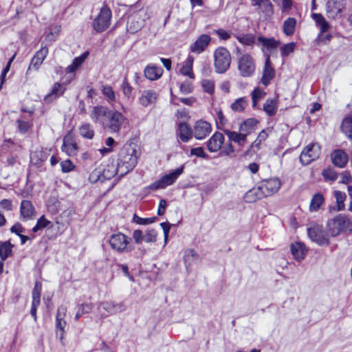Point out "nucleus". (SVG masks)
<instances>
[{
  "label": "nucleus",
  "instance_id": "nucleus-52",
  "mask_svg": "<svg viewBox=\"0 0 352 352\" xmlns=\"http://www.w3.org/2000/svg\"><path fill=\"white\" fill-rule=\"evenodd\" d=\"M157 233L155 230H147L144 235V241L146 243H154L156 241Z\"/></svg>",
  "mask_w": 352,
  "mask_h": 352
},
{
  "label": "nucleus",
  "instance_id": "nucleus-43",
  "mask_svg": "<svg viewBox=\"0 0 352 352\" xmlns=\"http://www.w3.org/2000/svg\"><path fill=\"white\" fill-rule=\"evenodd\" d=\"M342 131L350 139H352V116H346L341 124Z\"/></svg>",
  "mask_w": 352,
  "mask_h": 352
},
{
  "label": "nucleus",
  "instance_id": "nucleus-42",
  "mask_svg": "<svg viewBox=\"0 0 352 352\" xmlns=\"http://www.w3.org/2000/svg\"><path fill=\"white\" fill-rule=\"evenodd\" d=\"M67 325V322L65 320H56V337L59 338L62 345H64L63 340L64 335L65 333V327Z\"/></svg>",
  "mask_w": 352,
  "mask_h": 352
},
{
  "label": "nucleus",
  "instance_id": "nucleus-48",
  "mask_svg": "<svg viewBox=\"0 0 352 352\" xmlns=\"http://www.w3.org/2000/svg\"><path fill=\"white\" fill-rule=\"evenodd\" d=\"M89 180L91 183H96L98 182H104L102 177V168H98L94 169L89 175Z\"/></svg>",
  "mask_w": 352,
  "mask_h": 352
},
{
  "label": "nucleus",
  "instance_id": "nucleus-35",
  "mask_svg": "<svg viewBox=\"0 0 352 352\" xmlns=\"http://www.w3.org/2000/svg\"><path fill=\"white\" fill-rule=\"evenodd\" d=\"M13 247V244L10 241L0 242V258L2 261H5L12 256Z\"/></svg>",
  "mask_w": 352,
  "mask_h": 352
},
{
  "label": "nucleus",
  "instance_id": "nucleus-22",
  "mask_svg": "<svg viewBox=\"0 0 352 352\" xmlns=\"http://www.w3.org/2000/svg\"><path fill=\"white\" fill-rule=\"evenodd\" d=\"M311 18L315 21L316 25L320 28V36L328 32L331 28L330 23L320 13H313Z\"/></svg>",
  "mask_w": 352,
  "mask_h": 352
},
{
  "label": "nucleus",
  "instance_id": "nucleus-27",
  "mask_svg": "<svg viewBox=\"0 0 352 352\" xmlns=\"http://www.w3.org/2000/svg\"><path fill=\"white\" fill-rule=\"evenodd\" d=\"M274 76V70L272 68L269 56L267 57L265 63V67L263 69V76L261 79V82L265 86H267L271 80Z\"/></svg>",
  "mask_w": 352,
  "mask_h": 352
},
{
  "label": "nucleus",
  "instance_id": "nucleus-26",
  "mask_svg": "<svg viewBox=\"0 0 352 352\" xmlns=\"http://www.w3.org/2000/svg\"><path fill=\"white\" fill-rule=\"evenodd\" d=\"M291 252L297 261H300L304 259L307 250L303 243L297 242L291 245Z\"/></svg>",
  "mask_w": 352,
  "mask_h": 352
},
{
  "label": "nucleus",
  "instance_id": "nucleus-28",
  "mask_svg": "<svg viewBox=\"0 0 352 352\" xmlns=\"http://www.w3.org/2000/svg\"><path fill=\"white\" fill-rule=\"evenodd\" d=\"M263 197H265L261 191L258 184L256 187L249 190L244 195V199L248 203L255 202Z\"/></svg>",
  "mask_w": 352,
  "mask_h": 352
},
{
  "label": "nucleus",
  "instance_id": "nucleus-45",
  "mask_svg": "<svg viewBox=\"0 0 352 352\" xmlns=\"http://www.w3.org/2000/svg\"><path fill=\"white\" fill-rule=\"evenodd\" d=\"M267 136L268 134L265 130H262L259 133L257 138L251 144V148L254 152H256L261 148V144L266 140Z\"/></svg>",
  "mask_w": 352,
  "mask_h": 352
},
{
  "label": "nucleus",
  "instance_id": "nucleus-53",
  "mask_svg": "<svg viewBox=\"0 0 352 352\" xmlns=\"http://www.w3.org/2000/svg\"><path fill=\"white\" fill-rule=\"evenodd\" d=\"M202 87L205 92L212 94L214 90V82L210 80H203L201 82Z\"/></svg>",
  "mask_w": 352,
  "mask_h": 352
},
{
  "label": "nucleus",
  "instance_id": "nucleus-7",
  "mask_svg": "<svg viewBox=\"0 0 352 352\" xmlns=\"http://www.w3.org/2000/svg\"><path fill=\"white\" fill-rule=\"evenodd\" d=\"M148 18V14L144 10L131 14L127 21L126 30L128 32L131 34L138 32L143 28L145 21Z\"/></svg>",
  "mask_w": 352,
  "mask_h": 352
},
{
  "label": "nucleus",
  "instance_id": "nucleus-8",
  "mask_svg": "<svg viewBox=\"0 0 352 352\" xmlns=\"http://www.w3.org/2000/svg\"><path fill=\"white\" fill-rule=\"evenodd\" d=\"M184 168V166L182 165L179 168L174 170L170 173L164 175L159 180L152 183L148 186V188L153 190H155L158 189H164L166 187L173 184L179 176L183 173Z\"/></svg>",
  "mask_w": 352,
  "mask_h": 352
},
{
  "label": "nucleus",
  "instance_id": "nucleus-2",
  "mask_svg": "<svg viewBox=\"0 0 352 352\" xmlns=\"http://www.w3.org/2000/svg\"><path fill=\"white\" fill-rule=\"evenodd\" d=\"M138 163L137 151L132 144H124L120 150L117 165L123 177L132 170Z\"/></svg>",
  "mask_w": 352,
  "mask_h": 352
},
{
  "label": "nucleus",
  "instance_id": "nucleus-33",
  "mask_svg": "<svg viewBox=\"0 0 352 352\" xmlns=\"http://www.w3.org/2000/svg\"><path fill=\"white\" fill-rule=\"evenodd\" d=\"M102 172L104 181L111 179L116 175L121 177L120 173L118 170V166L117 165L116 166L113 163L108 164L106 168H102Z\"/></svg>",
  "mask_w": 352,
  "mask_h": 352
},
{
  "label": "nucleus",
  "instance_id": "nucleus-44",
  "mask_svg": "<svg viewBox=\"0 0 352 352\" xmlns=\"http://www.w3.org/2000/svg\"><path fill=\"white\" fill-rule=\"evenodd\" d=\"M79 132L82 137L91 140L94 136V131L90 124L85 123L79 128Z\"/></svg>",
  "mask_w": 352,
  "mask_h": 352
},
{
  "label": "nucleus",
  "instance_id": "nucleus-39",
  "mask_svg": "<svg viewBox=\"0 0 352 352\" xmlns=\"http://www.w3.org/2000/svg\"><path fill=\"white\" fill-rule=\"evenodd\" d=\"M296 25V20L293 17H289L283 23V32L287 36H291L294 33Z\"/></svg>",
  "mask_w": 352,
  "mask_h": 352
},
{
  "label": "nucleus",
  "instance_id": "nucleus-32",
  "mask_svg": "<svg viewBox=\"0 0 352 352\" xmlns=\"http://www.w3.org/2000/svg\"><path fill=\"white\" fill-rule=\"evenodd\" d=\"M88 56V52H85L80 56L75 58L71 65L66 68V72L67 74L74 73L85 62V59Z\"/></svg>",
  "mask_w": 352,
  "mask_h": 352
},
{
  "label": "nucleus",
  "instance_id": "nucleus-38",
  "mask_svg": "<svg viewBox=\"0 0 352 352\" xmlns=\"http://www.w3.org/2000/svg\"><path fill=\"white\" fill-rule=\"evenodd\" d=\"M235 38L245 46H252L256 41V36L252 34H240L235 35Z\"/></svg>",
  "mask_w": 352,
  "mask_h": 352
},
{
  "label": "nucleus",
  "instance_id": "nucleus-6",
  "mask_svg": "<svg viewBox=\"0 0 352 352\" xmlns=\"http://www.w3.org/2000/svg\"><path fill=\"white\" fill-rule=\"evenodd\" d=\"M131 242V239L121 232L112 234L109 239L111 248L119 253L131 252L133 249Z\"/></svg>",
  "mask_w": 352,
  "mask_h": 352
},
{
  "label": "nucleus",
  "instance_id": "nucleus-49",
  "mask_svg": "<svg viewBox=\"0 0 352 352\" xmlns=\"http://www.w3.org/2000/svg\"><path fill=\"white\" fill-rule=\"evenodd\" d=\"M121 89L122 91V93L125 97L127 98H129L132 94L133 88L132 86L129 84L127 78L125 76L122 80V85H121Z\"/></svg>",
  "mask_w": 352,
  "mask_h": 352
},
{
  "label": "nucleus",
  "instance_id": "nucleus-3",
  "mask_svg": "<svg viewBox=\"0 0 352 352\" xmlns=\"http://www.w3.org/2000/svg\"><path fill=\"white\" fill-rule=\"evenodd\" d=\"M326 229L332 237H336L342 233L352 232V221L346 215L339 214L327 221Z\"/></svg>",
  "mask_w": 352,
  "mask_h": 352
},
{
  "label": "nucleus",
  "instance_id": "nucleus-37",
  "mask_svg": "<svg viewBox=\"0 0 352 352\" xmlns=\"http://www.w3.org/2000/svg\"><path fill=\"white\" fill-rule=\"evenodd\" d=\"M324 199L321 193H316L312 197L309 204V210L311 212L318 211L320 206L324 204Z\"/></svg>",
  "mask_w": 352,
  "mask_h": 352
},
{
  "label": "nucleus",
  "instance_id": "nucleus-4",
  "mask_svg": "<svg viewBox=\"0 0 352 352\" xmlns=\"http://www.w3.org/2000/svg\"><path fill=\"white\" fill-rule=\"evenodd\" d=\"M237 60V69L239 75L243 78L252 76L256 70V62L252 55L245 53L243 54L239 47L235 50Z\"/></svg>",
  "mask_w": 352,
  "mask_h": 352
},
{
  "label": "nucleus",
  "instance_id": "nucleus-58",
  "mask_svg": "<svg viewBox=\"0 0 352 352\" xmlns=\"http://www.w3.org/2000/svg\"><path fill=\"white\" fill-rule=\"evenodd\" d=\"M263 8V12L265 14H271L273 12V6L270 0H262L259 6Z\"/></svg>",
  "mask_w": 352,
  "mask_h": 352
},
{
  "label": "nucleus",
  "instance_id": "nucleus-9",
  "mask_svg": "<svg viewBox=\"0 0 352 352\" xmlns=\"http://www.w3.org/2000/svg\"><path fill=\"white\" fill-rule=\"evenodd\" d=\"M111 11L107 6H104L93 22V28L97 32H102L106 30L111 23Z\"/></svg>",
  "mask_w": 352,
  "mask_h": 352
},
{
  "label": "nucleus",
  "instance_id": "nucleus-31",
  "mask_svg": "<svg viewBox=\"0 0 352 352\" xmlns=\"http://www.w3.org/2000/svg\"><path fill=\"white\" fill-rule=\"evenodd\" d=\"M224 133L228 136L230 141H233L240 146H243L245 142V134L242 133H237L235 131H231L228 129L223 131Z\"/></svg>",
  "mask_w": 352,
  "mask_h": 352
},
{
  "label": "nucleus",
  "instance_id": "nucleus-23",
  "mask_svg": "<svg viewBox=\"0 0 352 352\" xmlns=\"http://www.w3.org/2000/svg\"><path fill=\"white\" fill-rule=\"evenodd\" d=\"M66 90V87L64 84L56 82L54 84L50 93H49L45 97V100L47 102H50L52 100L58 98L62 96Z\"/></svg>",
  "mask_w": 352,
  "mask_h": 352
},
{
  "label": "nucleus",
  "instance_id": "nucleus-18",
  "mask_svg": "<svg viewBox=\"0 0 352 352\" xmlns=\"http://www.w3.org/2000/svg\"><path fill=\"white\" fill-rule=\"evenodd\" d=\"M47 54V47H42L38 52H36L34 56L32 58L27 72H28V71H30L32 68L34 69L35 70H38Z\"/></svg>",
  "mask_w": 352,
  "mask_h": 352
},
{
  "label": "nucleus",
  "instance_id": "nucleus-57",
  "mask_svg": "<svg viewBox=\"0 0 352 352\" xmlns=\"http://www.w3.org/2000/svg\"><path fill=\"white\" fill-rule=\"evenodd\" d=\"M191 155H195L199 157L207 159L208 158V155L205 153L204 148L202 147H196L193 148L190 150Z\"/></svg>",
  "mask_w": 352,
  "mask_h": 352
},
{
  "label": "nucleus",
  "instance_id": "nucleus-41",
  "mask_svg": "<svg viewBox=\"0 0 352 352\" xmlns=\"http://www.w3.org/2000/svg\"><path fill=\"white\" fill-rule=\"evenodd\" d=\"M248 104V100L245 97L236 99L230 105V108L235 112H243Z\"/></svg>",
  "mask_w": 352,
  "mask_h": 352
},
{
  "label": "nucleus",
  "instance_id": "nucleus-12",
  "mask_svg": "<svg viewBox=\"0 0 352 352\" xmlns=\"http://www.w3.org/2000/svg\"><path fill=\"white\" fill-rule=\"evenodd\" d=\"M320 153L319 145L317 144H310L301 152L300 162L303 165L309 164L311 162L319 157Z\"/></svg>",
  "mask_w": 352,
  "mask_h": 352
},
{
  "label": "nucleus",
  "instance_id": "nucleus-16",
  "mask_svg": "<svg viewBox=\"0 0 352 352\" xmlns=\"http://www.w3.org/2000/svg\"><path fill=\"white\" fill-rule=\"evenodd\" d=\"M61 150L69 156L73 157L76 155L78 151V146L75 142L72 133H67L63 138V143L61 146Z\"/></svg>",
  "mask_w": 352,
  "mask_h": 352
},
{
  "label": "nucleus",
  "instance_id": "nucleus-54",
  "mask_svg": "<svg viewBox=\"0 0 352 352\" xmlns=\"http://www.w3.org/2000/svg\"><path fill=\"white\" fill-rule=\"evenodd\" d=\"M294 47H295V43H289L284 45L280 48L281 55L283 56H289L292 52H294Z\"/></svg>",
  "mask_w": 352,
  "mask_h": 352
},
{
  "label": "nucleus",
  "instance_id": "nucleus-21",
  "mask_svg": "<svg viewBox=\"0 0 352 352\" xmlns=\"http://www.w3.org/2000/svg\"><path fill=\"white\" fill-rule=\"evenodd\" d=\"M20 215L23 220L31 219L35 215V209L30 201L23 200L21 201Z\"/></svg>",
  "mask_w": 352,
  "mask_h": 352
},
{
  "label": "nucleus",
  "instance_id": "nucleus-19",
  "mask_svg": "<svg viewBox=\"0 0 352 352\" xmlns=\"http://www.w3.org/2000/svg\"><path fill=\"white\" fill-rule=\"evenodd\" d=\"M211 38L208 34H201L198 38L190 45V51L194 53L200 54L204 51L209 45Z\"/></svg>",
  "mask_w": 352,
  "mask_h": 352
},
{
  "label": "nucleus",
  "instance_id": "nucleus-34",
  "mask_svg": "<svg viewBox=\"0 0 352 352\" xmlns=\"http://www.w3.org/2000/svg\"><path fill=\"white\" fill-rule=\"evenodd\" d=\"M258 41L269 52L276 49L280 44L278 41H276L273 38H265L263 36H259L258 38Z\"/></svg>",
  "mask_w": 352,
  "mask_h": 352
},
{
  "label": "nucleus",
  "instance_id": "nucleus-63",
  "mask_svg": "<svg viewBox=\"0 0 352 352\" xmlns=\"http://www.w3.org/2000/svg\"><path fill=\"white\" fill-rule=\"evenodd\" d=\"M258 122L254 118H249L243 122V127H247L250 131H253Z\"/></svg>",
  "mask_w": 352,
  "mask_h": 352
},
{
  "label": "nucleus",
  "instance_id": "nucleus-47",
  "mask_svg": "<svg viewBox=\"0 0 352 352\" xmlns=\"http://www.w3.org/2000/svg\"><path fill=\"white\" fill-rule=\"evenodd\" d=\"M265 95V92L261 89L255 88L252 92V107L253 109L257 108V104Z\"/></svg>",
  "mask_w": 352,
  "mask_h": 352
},
{
  "label": "nucleus",
  "instance_id": "nucleus-1",
  "mask_svg": "<svg viewBox=\"0 0 352 352\" xmlns=\"http://www.w3.org/2000/svg\"><path fill=\"white\" fill-rule=\"evenodd\" d=\"M90 118L94 122L99 124L104 130L116 133L120 131L126 121V118L121 112L102 105L93 107Z\"/></svg>",
  "mask_w": 352,
  "mask_h": 352
},
{
  "label": "nucleus",
  "instance_id": "nucleus-17",
  "mask_svg": "<svg viewBox=\"0 0 352 352\" xmlns=\"http://www.w3.org/2000/svg\"><path fill=\"white\" fill-rule=\"evenodd\" d=\"M224 136L220 132H215L207 142V148L210 152H217L224 142Z\"/></svg>",
  "mask_w": 352,
  "mask_h": 352
},
{
  "label": "nucleus",
  "instance_id": "nucleus-25",
  "mask_svg": "<svg viewBox=\"0 0 352 352\" xmlns=\"http://www.w3.org/2000/svg\"><path fill=\"white\" fill-rule=\"evenodd\" d=\"M278 98H268L264 102L263 105V110L268 116H274L278 110Z\"/></svg>",
  "mask_w": 352,
  "mask_h": 352
},
{
  "label": "nucleus",
  "instance_id": "nucleus-36",
  "mask_svg": "<svg viewBox=\"0 0 352 352\" xmlns=\"http://www.w3.org/2000/svg\"><path fill=\"white\" fill-rule=\"evenodd\" d=\"M194 58L192 56H188L187 60L185 61L184 64L180 69V73L186 76H188L189 78L194 79L195 75L192 73V64H193Z\"/></svg>",
  "mask_w": 352,
  "mask_h": 352
},
{
  "label": "nucleus",
  "instance_id": "nucleus-59",
  "mask_svg": "<svg viewBox=\"0 0 352 352\" xmlns=\"http://www.w3.org/2000/svg\"><path fill=\"white\" fill-rule=\"evenodd\" d=\"M234 153V149L231 143H229L223 148L220 152L221 156H232Z\"/></svg>",
  "mask_w": 352,
  "mask_h": 352
},
{
  "label": "nucleus",
  "instance_id": "nucleus-15",
  "mask_svg": "<svg viewBox=\"0 0 352 352\" xmlns=\"http://www.w3.org/2000/svg\"><path fill=\"white\" fill-rule=\"evenodd\" d=\"M211 131V124L208 122L200 120L195 123L192 135L197 140H202L207 137Z\"/></svg>",
  "mask_w": 352,
  "mask_h": 352
},
{
  "label": "nucleus",
  "instance_id": "nucleus-5",
  "mask_svg": "<svg viewBox=\"0 0 352 352\" xmlns=\"http://www.w3.org/2000/svg\"><path fill=\"white\" fill-rule=\"evenodd\" d=\"M214 68L217 73L223 74L230 67L231 56L229 51L223 47H218L214 53Z\"/></svg>",
  "mask_w": 352,
  "mask_h": 352
},
{
  "label": "nucleus",
  "instance_id": "nucleus-13",
  "mask_svg": "<svg viewBox=\"0 0 352 352\" xmlns=\"http://www.w3.org/2000/svg\"><path fill=\"white\" fill-rule=\"evenodd\" d=\"M258 186L266 197L276 193L280 189L281 182L278 178L273 177L261 181Z\"/></svg>",
  "mask_w": 352,
  "mask_h": 352
},
{
  "label": "nucleus",
  "instance_id": "nucleus-46",
  "mask_svg": "<svg viewBox=\"0 0 352 352\" xmlns=\"http://www.w3.org/2000/svg\"><path fill=\"white\" fill-rule=\"evenodd\" d=\"M93 308L94 304L91 302L80 305L74 318L75 320L78 321L83 314L89 313Z\"/></svg>",
  "mask_w": 352,
  "mask_h": 352
},
{
  "label": "nucleus",
  "instance_id": "nucleus-29",
  "mask_svg": "<svg viewBox=\"0 0 352 352\" xmlns=\"http://www.w3.org/2000/svg\"><path fill=\"white\" fill-rule=\"evenodd\" d=\"M144 76L150 80H155L160 78L162 74L163 69L160 67H156L154 65H148L144 69Z\"/></svg>",
  "mask_w": 352,
  "mask_h": 352
},
{
  "label": "nucleus",
  "instance_id": "nucleus-64",
  "mask_svg": "<svg viewBox=\"0 0 352 352\" xmlns=\"http://www.w3.org/2000/svg\"><path fill=\"white\" fill-rule=\"evenodd\" d=\"M133 238L137 244L141 243L144 241L142 232L140 230H135L133 233Z\"/></svg>",
  "mask_w": 352,
  "mask_h": 352
},
{
  "label": "nucleus",
  "instance_id": "nucleus-62",
  "mask_svg": "<svg viewBox=\"0 0 352 352\" xmlns=\"http://www.w3.org/2000/svg\"><path fill=\"white\" fill-rule=\"evenodd\" d=\"M180 91L183 94H188L192 91V85L190 82L185 81L180 85Z\"/></svg>",
  "mask_w": 352,
  "mask_h": 352
},
{
  "label": "nucleus",
  "instance_id": "nucleus-61",
  "mask_svg": "<svg viewBox=\"0 0 352 352\" xmlns=\"http://www.w3.org/2000/svg\"><path fill=\"white\" fill-rule=\"evenodd\" d=\"M197 256V252L192 249H188L185 251L184 260L186 263L190 262L191 259Z\"/></svg>",
  "mask_w": 352,
  "mask_h": 352
},
{
  "label": "nucleus",
  "instance_id": "nucleus-40",
  "mask_svg": "<svg viewBox=\"0 0 352 352\" xmlns=\"http://www.w3.org/2000/svg\"><path fill=\"white\" fill-rule=\"evenodd\" d=\"M101 92L109 104H112L116 102V93L110 85H102L101 87Z\"/></svg>",
  "mask_w": 352,
  "mask_h": 352
},
{
  "label": "nucleus",
  "instance_id": "nucleus-10",
  "mask_svg": "<svg viewBox=\"0 0 352 352\" xmlns=\"http://www.w3.org/2000/svg\"><path fill=\"white\" fill-rule=\"evenodd\" d=\"M307 234L310 239L319 245L327 246L329 244V239L324 232L322 226L315 224L308 228Z\"/></svg>",
  "mask_w": 352,
  "mask_h": 352
},
{
  "label": "nucleus",
  "instance_id": "nucleus-30",
  "mask_svg": "<svg viewBox=\"0 0 352 352\" xmlns=\"http://www.w3.org/2000/svg\"><path fill=\"white\" fill-rule=\"evenodd\" d=\"M178 135L184 142H186L193 135L192 130H191L189 125L186 122H181L178 126Z\"/></svg>",
  "mask_w": 352,
  "mask_h": 352
},
{
  "label": "nucleus",
  "instance_id": "nucleus-56",
  "mask_svg": "<svg viewBox=\"0 0 352 352\" xmlns=\"http://www.w3.org/2000/svg\"><path fill=\"white\" fill-rule=\"evenodd\" d=\"M134 221L140 225H147L153 223L156 217H151V218H141L140 217H138L137 215H134L133 217Z\"/></svg>",
  "mask_w": 352,
  "mask_h": 352
},
{
  "label": "nucleus",
  "instance_id": "nucleus-14",
  "mask_svg": "<svg viewBox=\"0 0 352 352\" xmlns=\"http://www.w3.org/2000/svg\"><path fill=\"white\" fill-rule=\"evenodd\" d=\"M159 94L154 89H144L140 91L138 98L139 104L143 107L155 105L157 101Z\"/></svg>",
  "mask_w": 352,
  "mask_h": 352
},
{
  "label": "nucleus",
  "instance_id": "nucleus-24",
  "mask_svg": "<svg viewBox=\"0 0 352 352\" xmlns=\"http://www.w3.org/2000/svg\"><path fill=\"white\" fill-rule=\"evenodd\" d=\"M100 306L110 314H116L126 310V306L123 303L107 301L101 302Z\"/></svg>",
  "mask_w": 352,
  "mask_h": 352
},
{
  "label": "nucleus",
  "instance_id": "nucleus-55",
  "mask_svg": "<svg viewBox=\"0 0 352 352\" xmlns=\"http://www.w3.org/2000/svg\"><path fill=\"white\" fill-rule=\"evenodd\" d=\"M61 170L63 173H69L74 170L75 166L70 160H66L60 162Z\"/></svg>",
  "mask_w": 352,
  "mask_h": 352
},
{
  "label": "nucleus",
  "instance_id": "nucleus-11",
  "mask_svg": "<svg viewBox=\"0 0 352 352\" xmlns=\"http://www.w3.org/2000/svg\"><path fill=\"white\" fill-rule=\"evenodd\" d=\"M345 6L344 0H327L325 10L328 18L334 20L340 18Z\"/></svg>",
  "mask_w": 352,
  "mask_h": 352
},
{
  "label": "nucleus",
  "instance_id": "nucleus-20",
  "mask_svg": "<svg viewBox=\"0 0 352 352\" xmlns=\"http://www.w3.org/2000/svg\"><path fill=\"white\" fill-rule=\"evenodd\" d=\"M333 164L338 168H344L349 160L347 154L341 149L335 150L331 154Z\"/></svg>",
  "mask_w": 352,
  "mask_h": 352
},
{
  "label": "nucleus",
  "instance_id": "nucleus-50",
  "mask_svg": "<svg viewBox=\"0 0 352 352\" xmlns=\"http://www.w3.org/2000/svg\"><path fill=\"white\" fill-rule=\"evenodd\" d=\"M51 224V221H50L49 220H47L44 215H43L42 217H41L38 220H37V222H36V224L35 225V226L32 228V232H38V230L43 229V228H45L46 227H47L49 225Z\"/></svg>",
  "mask_w": 352,
  "mask_h": 352
},
{
  "label": "nucleus",
  "instance_id": "nucleus-60",
  "mask_svg": "<svg viewBox=\"0 0 352 352\" xmlns=\"http://www.w3.org/2000/svg\"><path fill=\"white\" fill-rule=\"evenodd\" d=\"M18 124V130L21 133H26L30 127V124L28 122L18 120L16 121Z\"/></svg>",
  "mask_w": 352,
  "mask_h": 352
},
{
  "label": "nucleus",
  "instance_id": "nucleus-51",
  "mask_svg": "<svg viewBox=\"0 0 352 352\" xmlns=\"http://www.w3.org/2000/svg\"><path fill=\"white\" fill-rule=\"evenodd\" d=\"M322 175L326 180L331 182L336 181L338 177V173L332 168L324 169L322 171Z\"/></svg>",
  "mask_w": 352,
  "mask_h": 352
}]
</instances>
